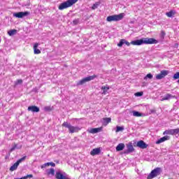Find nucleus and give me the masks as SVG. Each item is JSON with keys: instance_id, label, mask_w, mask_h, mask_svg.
Returning a JSON list of instances; mask_svg holds the SVG:
<instances>
[{"instance_id": "f257e3e1", "label": "nucleus", "mask_w": 179, "mask_h": 179, "mask_svg": "<svg viewBox=\"0 0 179 179\" xmlns=\"http://www.w3.org/2000/svg\"><path fill=\"white\" fill-rule=\"evenodd\" d=\"M62 127H64L65 128H68L70 134H75V132H79V131H80V127L72 126L71 125V124H69L67 122H64L62 124Z\"/></svg>"}, {"instance_id": "f03ea898", "label": "nucleus", "mask_w": 179, "mask_h": 179, "mask_svg": "<svg viewBox=\"0 0 179 179\" xmlns=\"http://www.w3.org/2000/svg\"><path fill=\"white\" fill-rule=\"evenodd\" d=\"M124 19V13H120L119 15H109L107 17V22H120Z\"/></svg>"}, {"instance_id": "7ed1b4c3", "label": "nucleus", "mask_w": 179, "mask_h": 179, "mask_svg": "<svg viewBox=\"0 0 179 179\" xmlns=\"http://www.w3.org/2000/svg\"><path fill=\"white\" fill-rule=\"evenodd\" d=\"M162 173V168L157 167L153 169L150 173L148 176L147 179H152L155 177H157V176H160Z\"/></svg>"}, {"instance_id": "20e7f679", "label": "nucleus", "mask_w": 179, "mask_h": 179, "mask_svg": "<svg viewBox=\"0 0 179 179\" xmlns=\"http://www.w3.org/2000/svg\"><path fill=\"white\" fill-rule=\"evenodd\" d=\"M96 78H97V76L96 75L90 76L88 77L84 78L77 83V86H81L82 85H85L86 82H90V80H94V79H96Z\"/></svg>"}, {"instance_id": "39448f33", "label": "nucleus", "mask_w": 179, "mask_h": 179, "mask_svg": "<svg viewBox=\"0 0 179 179\" xmlns=\"http://www.w3.org/2000/svg\"><path fill=\"white\" fill-rule=\"evenodd\" d=\"M26 157H27L24 156L22 158H20V159H18L13 166H10V171H15V170H16L17 167H19V164H20L22 162H24V160H26Z\"/></svg>"}, {"instance_id": "423d86ee", "label": "nucleus", "mask_w": 179, "mask_h": 179, "mask_svg": "<svg viewBox=\"0 0 179 179\" xmlns=\"http://www.w3.org/2000/svg\"><path fill=\"white\" fill-rule=\"evenodd\" d=\"M30 15V12L24 11V12H18L14 13V17H17L18 19H22V17H26V16H29Z\"/></svg>"}, {"instance_id": "0eeeda50", "label": "nucleus", "mask_w": 179, "mask_h": 179, "mask_svg": "<svg viewBox=\"0 0 179 179\" xmlns=\"http://www.w3.org/2000/svg\"><path fill=\"white\" fill-rule=\"evenodd\" d=\"M177 134H179V128L166 130L163 135H177Z\"/></svg>"}, {"instance_id": "6e6552de", "label": "nucleus", "mask_w": 179, "mask_h": 179, "mask_svg": "<svg viewBox=\"0 0 179 179\" xmlns=\"http://www.w3.org/2000/svg\"><path fill=\"white\" fill-rule=\"evenodd\" d=\"M144 44H157L159 41L153 38H143Z\"/></svg>"}, {"instance_id": "1a4fd4ad", "label": "nucleus", "mask_w": 179, "mask_h": 179, "mask_svg": "<svg viewBox=\"0 0 179 179\" xmlns=\"http://www.w3.org/2000/svg\"><path fill=\"white\" fill-rule=\"evenodd\" d=\"M55 177L57 179H69V178H68V175H66V173L61 171H57Z\"/></svg>"}, {"instance_id": "9d476101", "label": "nucleus", "mask_w": 179, "mask_h": 179, "mask_svg": "<svg viewBox=\"0 0 179 179\" xmlns=\"http://www.w3.org/2000/svg\"><path fill=\"white\" fill-rule=\"evenodd\" d=\"M71 4L69 3V1L67 0L62 3H60V5L59 6V10H64V9H67V8H71Z\"/></svg>"}, {"instance_id": "9b49d317", "label": "nucleus", "mask_w": 179, "mask_h": 179, "mask_svg": "<svg viewBox=\"0 0 179 179\" xmlns=\"http://www.w3.org/2000/svg\"><path fill=\"white\" fill-rule=\"evenodd\" d=\"M169 75V71L166 70H163L160 72L159 74H157L156 76V79L158 80H160V79H163L165 76H167Z\"/></svg>"}, {"instance_id": "f8f14e48", "label": "nucleus", "mask_w": 179, "mask_h": 179, "mask_svg": "<svg viewBox=\"0 0 179 179\" xmlns=\"http://www.w3.org/2000/svg\"><path fill=\"white\" fill-rule=\"evenodd\" d=\"M127 150L124 151L125 155H129V153H132V152H135V148H134V145H132V143H129L127 145Z\"/></svg>"}, {"instance_id": "ddd939ff", "label": "nucleus", "mask_w": 179, "mask_h": 179, "mask_svg": "<svg viewBox=\"0 0 179 179\" xmlns=\"http://www.w3.org/2000/svg\"><path fill=\"white\" fill-rule=\"evenodd\" d=\"M131 44H132V45H143V38L139 40L132 41Z\"/></svg>"}, {"instance_id": "4468645a", "label": "nucleus", "mask_w": 179, "mask_h": 179, "mask_svg": "<svg viewBox=\"0 0 179 179\" xmlns=\"http://www.w3.org/2000/svg\"><path fill=\"white\" fill-rule=\"evenodd\" d=\"M28 111H31V113H38L40 111V108L36 106H31L28 107Z\"/></svg>"}, {"instance_id": "2eb2a0df", "label": "nucleus", "mask_w": 179, "mask_h": 179, "mask_svg": "<svg viewBox=\"0 0 179 179\" xmlns=\"http://www.w3.org/2000/svg\"><path fill=\"white\" fill-rule=\"evenodd\" d=\"M137 147L140 148V149H146V148H148V145L144 143L143 141H139L137 143Z\"/></svg>"}, {"instance_id": "dca6fc26", "label": "nucleus", "mask_w": 179, "mask_h": 179, "mask_svg": "<svg viewBox=\"0 0 179 179\" xmlns=\"http://www.w3.org/2000/svg\"><path fill=\"white\" fill-rule=\"evenodd\" d=\"M176 96L171 95V94H166L162 99V101H164V100H170L171 99H175Z\"/></svg>"}, {"instance_id": "f3484780", "label": "nucleus", "mask_w": 179, "mask_h": 179, "mask_svg": "<svg viewBox=\"0 0 179 179\" xmlns=\"http://www.w3.org/2000/svg\"><path fill=\"white\" fill-rule=\"evenodd\" d=\"M168 139H169V136H165L158 139L156 141V143H157V145H160V143H163V142H166V141H168Z\"/></svg>"}, {"instance_id": "a211bd4d", "label": "nucleus", "mask_w": 179, "mask_h": 179, "mask_svg": "<svg viewBox=\"0 0 179 179\" xmlns=\"http://www.w3.org/2000/svg\"><path fill=\"white\" fill-rule=\"evenodd\" d=\"M125 149V144L120 143L116 147L117 152H121V150H124Z\"/></svg>"}, {"instance_id": "6ab92c4d", "label": "nucleus", "mask_w": 179, "mask_h": 179, "mask_svg": "<svg viewBox=\"0 0 179 179\" xmlns=\"http://www.w3.org/2000/svg\"><path fill=\"white\" fill-rule=\"evenodd\" d=\"M50 166H52V167H55V164L54 162H47L41 165V169H45Z\"/></svg>"}, {"instance_id": "aec40b11", "label": "nucleus", "mask_w": 179, "mask_h": 179, "mask_svg": "<svg viewBox=\"0 0 179 179\" xmlns=\"http://www.w3.org/2000/svg\"><path fill=\"white\" fill-rule=\"evenodd\" d=\"M101 90H102V94H107V92H108V90H110V87L108 86H102L101 87Z\"/></svg>"}, {"instance_id": "412c9836", "label": "nucleus", "mask_w": 179, "mask_h": 179, "mask_svg": "<svg viewBox=\"0 0 179 179\" xmlns=\"http://www.w3.org/2000/svg\"><path fill=\"white\" fill-rule=\"evenodd\" d=\"M90 134H97L98 132H100L101 131V128H93L88 130Z\"/></svg>"}, {"instance_id": "4be33fe9", "label": "nucleus", "mask_w": 179, "mask_h": 179, "mask_svg": "<svg viewBox=\"0 0 179 179\" xmlns=\"http://www.w3.org/2000/svg\"><path fill=\"white\" fill-rule=\"evenodd\" d=\"M15 149H22V145L19 146L17 145V144L14 143L10 150V152L12 153V152H13V150H15Z\"/></svg>"}, {"instance_id": "5701e85b", "label": "nucleus", "mask_w": 179, "mask_h": 179, "mask_svg": "<svg viewBox=\"0 0 179 179\" xmlns=\"http://www.w3.org/2000/svg\"><path fill=\"white\" fill-rule=\"evenodd\" d=\"M99 153H100V148H94L91 151L90 155L95 156V155H99Z\"/></svg>"}, {"instance_id": "b1692460", "label": "nucleus", "mask_w": 179, "mask_h": 179, "mask_svg": "<svg viewBox=\"0 0 179 179\" xmlns=\"http://www.w3.org/2000/svg\"><path fill=\"white\" fill-rule=\"evenodd\" d=\"M37 47H38V43H35L34 45V54H41V51L40 50L37 49Z\"/></svg>"}, {"instance_id": "393cba45", "label": "nucleus", "mask_w": 179, "mask_h": 179, "mask_svg": "<svg viewBox=\"0 0 179 179\" xmlns=\"http://www.w3.org/2000/svg\"><path fill=\"white\" fill-rule=\"evenodd\" d=\"M166 15L168 17H173L176 15V11L174 10H171L168 13H166Z\"/></svg>"}, {"instance_id": "a878e982", "label": "nucleus", "mask_w": 179, "mask_h": 179, "mask_svg": "<svg viewBox=\"0 0 179 179\" xmlns=\"http://www.w3.org/2000/svg\"><path fill=\"white\" fill-rule=\"evenodd\" d=\"M109 122H111V118L110 117H105L103 118V124L107 125L109 124Z\"/></svg>"}, {"instance_id": "bb28decb", "label": "nucleus", "mask_w": 179, "mask_h": 179, "mask_svg": "<svg viewBox=\"0 0 179 179\" xmlns=\"http://www.w3.org/2000/svg\"><path fill=\"white\" fill-rule=\"evenodd\" d=\"M132 114H133L134 117H142V113H141L138 111H136V110H133Z\"/></svg>"}, {"instance_id": "cd10ccee", "label": "nucleus", "mask_w": 179, "mask_h": 179, "mask_svg": "<svg viewBox=\"0 0 179 179\" xmlns=\"http://www.w3.org/2000/svg\"><path fill=\"white\" fill-rule=\"evenodd\" d=\"M48 174L49 176L50 175L55 176V170L53 168L50 169V171H48Z\"/></svg>"}, {"instance_id": "c85d7f7f", "label": "nucleus", "mask_w": 179, "mask_h": 179, "mask_svg": "<svg viewBox=\"0 0 179 179\" xmlns=\"http://www.w3.org/2000/svg\"><path fill=\"white\" fill-rule=\"evenodd\" d=\"M8 34H9L10 36H15V34H16V29H11L8 31Z\"/></svg>"}, {"instance_id": "c756f323", "label": "nucleus", "mask_w": 179, "mask_h": 179, "mask_svg": "<svg viewBox=\"0 0 179 179\" xmlns=\"http://www.w3.org/2000/svg\"><path fill=\"white\" fill-rule=\"evenodd\" d=\"M27 178H33V175L29 174V175H27L26 176L22 177L20 178H15V179H27Z\"/></svg>"}, {"instance_id": "7c9ffc66", "label": "nucleus", "mask_w": 179, "mask_h": 179, "mask_svg": "<svg viewBox=\"0 0 179 179\" xmlns=\"http://www.w3.org/2000/svg\"><path fill=\"white\" fill-rule=\"evenodd\" d=\"M125 39H121L119 43H117V47H122L124 44Z\"/></svg>"}, {"instance_id": "2f4dec72", "label": "nucleus", "mask_w": 179, "mask_h": 179, "mask_svg": "<svg viewBox=\"0 0 179 179\" xmlns=\"http://www.w3.org/2000/svg\"><path fill=\"white\" fill-rule=\"evenodd\" d=\"M173 79H178L177 83H179V72H176L174 75H173Z\"/></svg>"}, {"instance_id": "473e14b6", "label": "nucleus", "mask_w": 179, "mask_h": 179, "mask_svg": "<svg viewBox=\"0 0 179 179\" xmlns=\"http://www.w3.org/2000/svg\"><path fill=\"white\" fill-rule=\"evenodd\" d=\"M153 78V75L152 73H148L146 75V76L144 78V79H152Z\"/></svg>"}, {"instance_id": "72a5a7b5", "label": "nucleus", "mask_w": 179, "mask_h": 179, "mask_svg": "<svg viewBox=\"0 0 179 179\" xmlns=\"http://www.w3.org/2000/svg\"><path fill=\"white\" fill-rule=\"evenodd\" d=\"M78 0H68L69 3H70L71 6L73 5L74 3H76Z\"/></svg>"}, {"instance_id": "f704fd0d", "label": "nucleus", "mask_w": 179, "mask_h": 179, "mask_svg": "<svg viewBox=\"0 0 179 179\" xmlns=\"http://www.w3.org/2000/svg\"><path fill=\"white\" fill-rule=\"evenodd\" d=\"M120 131H124V127H120V126H117V127H116V132H120Z\"/></svg>"}, {"instance_id": "c9c22d12", "label": "nucleus", "mask_w": 179, "mask_h": 179, "mask_svg": "<svg viewBox=\"0 0 179 179\" xmlns=\"http://www.w3.org/2000/svg\"><path fill=\"white\" fill-rule=\"evenodd\" d=\"M22 83H23V80L20 79L15 81V85L17 86V85H22Z\"/></svg>"}, {"instance_id": "e433bc0d", "label": "nucleus", "mask_w": 179, "mask_h": 179, "mask_svg": "<svg viewBox=\"0 0 179 179\" xmlns=\"http://www.w3.org/2000/svg\"><path fill=\"white\" fill-rule=\"evenodd\" d=\"M135 96H136V97H141V96H143V92H138L135 93Z\"/></svg>"}, {"instance_id": "4c0bfd02", "label": "nucleus", "mask_w": 179, "mask_h": 179, "mask_svg": "<svg viewBox=\"0 0 179 179\" xmlns=\"http://www.w3.org/2000/svg\"><path fill=\"white\" fill-rule=\"evenodd\" d=\"M44 110L45 111H51V106H45Z\"/></svg>"}, {"instance_id": "58836bf2", "label": "nucleus", "mask_w": 179, "mask_h": 179, "mask_svg": "<svg viewBox=\"0 0 179 179\" xmlns=\"http://www.w3.org/2000/svg\"><path fill=\"white\" fill-rule=\"evenodd\" d=\"M97 8H99V3H94V4L92 6V9H93V10L97 9Z\"/></svg>"}, {"instance_id": "ea45409f", "label": "nucleus", "mask_w": 179, "mask_h": 179, "mask_svg": "<svg viewBox=\"0 0 179 179\" xmlns=\"http://www.w3.org/2000/svg\"><path fill=\"white\" fill-rule=\"evenodd\" d=\"M73 24H78L79 23V19H76L73 21Z\"/></svg>"}, {"instance_id": "a19ab883", "label": "nucleus", "mask_w": 179, "mask_h": 179, "mask_svg": "<svg viewBox=\"0 0 179 179\" xmlns=\"http://www.w3.org/2000/svg\"><path fill=\"white\" fill-rule=\"evenodd\" d=\"M164 36H166V32H164V31H161V37H162V38H164Z\"/></svg>"}, {"instance_id": "79ce46f5", "label": "nucleus", "mask_w": 179, "mask_h": 179, "mask_svg": "<svg viewBox=\"0 0 179 179\" xmlns=\"http://www.w3.org/2000/svg\"><path fill=\"white\" fill-rule=\"evenodd\" d=\"M124 44H126V45H127L128 47H129L131 45V43L128 42L127 40L124 39Z\"/></svg>"}, {"instance_id": "37998d69", "label": "nucleus", "mask_w": 179, "mask_h": 179, "mask_svg": "<svg viewBox=\"0 0 179 179\" xmlns=\"http://www.w3.org/2000/svg\"><path fill=\"white\" fill-rule=\"evenodd\" d=\"M0 43H1V39H0Z\"/></svg>"}]
</instances>
